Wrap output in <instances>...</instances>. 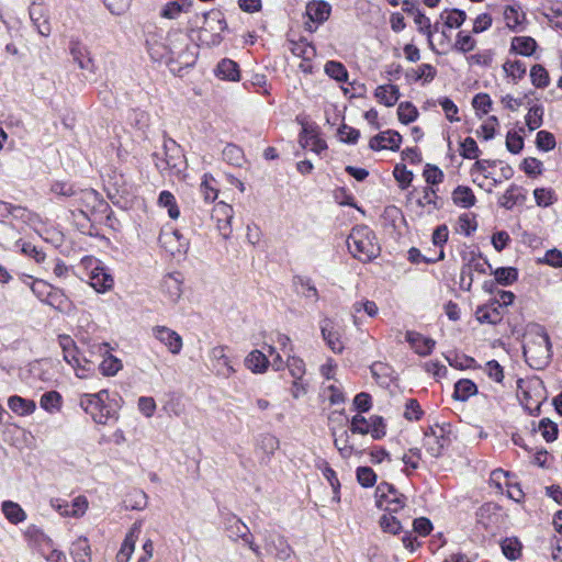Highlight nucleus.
Masks as SVG:
<instances>
[{"label": "nucleus", "mask_w": 562, "mask_h": 562, "mask_svg": "<svg viewBox=\"0 0 562 562\" xmlns=\"http://www.w3.org/2000/svg\"><path fill=\"white\" fill-rule=\"evenodd\" d=\"M79 406L99 425H106L111 419L116 418L108 390L79 395Z\"/></svg>", "instance_id": "nucleus-1"}, {"label": "nucleus", "mask_w": 562, "mask_h": 562, "mask_svg": "<svg viewBox=\"0 0 562 562\" xmlns=\"http://www.w3.org/2000/svg\"><path fill=\"white\" fill-rule=\"evenodd\" d=\"M347 246L352 256L362 261L371 260L380 252L375 236L367 226L352 228L347 239Z\"/></svg>", "instance_id": "nucleus-2"}, {"label": "nucleus", "mask_w": 562, "mask_h": 562, "mask_svg": "<svg viewBox=\"0 0 562 562\" xmlns=\"http://www.w3.org/2000/svg\"><path fill=\"white\" fill-rule=\"evenodd\" d=\"M524 355L536 366L548 363L551 357V342L548 334L542 329L535 333L524 346Z\"/></svg>", "instance_id": "nucleus-3"}, {"label": "nucleus", "mask_w": 562, "mask_h": 562, "mask_svg": "<svg viewBox=\"0 0 562 562\" xmlns=\"http://www.w3.org/2000/svg\"><path fill=\"white\" fill-rule=\"evenodd\" d=\"M376 505L389 514H401L405 508L406 498L389 483H381L376 491Z\"/></svg>", "instance_id": "nucleus-4"}, {"label": "nucleus", "mask_w": 562, "mask_h": 562, "mask_svg": "<svg viewBox=\"0 0 562 562\" xmlns=\"http://www.w3.org/2000/svg\"><path fill=\"white\" fill-rule=\"evenodd\" d=\"M350 430L352 434L370 435L372 439L379 440L386 435V425L380 416L373 415L366 418L361 414H357L350 422Z\"/></svg>", "instance_id": "nucleus-5"}, {"label": "nucleus", "mask_w": 562, "mask_h": 562, "mask_svg": "<svg viewBox=\"0 0 562 562\" xmlns=\"http://www.w3.org/2000/svg\"><path fill=\"white\" fill-rule=\"evenodd\" d=\"M519 397L526 408L531 413L539 412L540 405L546 397L542 381L539 379H530L518 382Z\"/></svg>", "instance_id": "nucleus-6"}, {"label": "nucleus", "mask_w": 562, "mask_h": 562, "mask_svg": "<svg viewBox=\"0 0 562 562\" xmlns=\"http://www.w3.org/2000/svg\"><path fill=\"white\" fill-rule=\"evenodd\" d=\"M88 347V353L90 357L99 355L102 357V361L99 364V371L104 376H114L119 371L122 370V361L111 353L109 344H89L82 340Z\"/></svg>", "instance_id": "nucleus-7"}, {"label": "nucleus", "mask_w": 562, "mask_h": 562, "mask_svg": "<svg viewBox=\"0 0 562 562\" xmlns=\"http://www.w3.org/2000/svg\"><path fill=\"white\" fill-rule=\"evenodd\" d=\"M82 267L87 270L90 285L98 292H105L113 285L112 277L104 270L101 262L92 257L81 260Z\"/></svg>", "instance_id": "nucleus-8"}, {"label": "nucleus", "mask_w": 562, "mask_h": 562, "mask_svg": "<svg viewBox=\"0 0 562 562\" xmlns=\"http://www.w3.org/2000/svg\"><path fill=\"white\" fill-rule=\"evenodd\" d=\"M334 445L344 459H349L353 454H359L363 451V442L358 438V434H352L350 428L344 429L339 432L334 431Z\"/></svg>", "instance_id": "nucleus-9"}, {"label": "nucleus", "mask_w": 562, "mask_h": 562, "mask_svg": "<svg viewBox=\"0 0 562 562\" xmlns=\"http://www.w3.org/2000/svg\"><path fill=\"white\" fill-rule=\"evenodd\" d=\"M448 430L442 426H432L425 432L424 446L431 457H439L448 445Z\"/></svg>", "instance_id": "nucleus-10"}, {"label": "nucleus", "mask_w": 562, "mask_h": 562, "mask_svg": "<svg viewBox=\"0 0 562 562\" xmlns=\"http://www.w3.org/2000/svg\"><path fill=\"white\" fill-rule=\"evenodd\" d=\"M209 357L211 360L212 370L216 375L228 379L236 372L231 359L226 355V347H213L210 350Z\"/></svg>", "instance_id": "nucleus-11"}, {"label": "nucleus", "mask_w": 562, "mask_h": 562, "mask_svg": "<svg viewBox=\"0 0 562 562\" xmlns=\"http://www.w3.org/2000/svg\"><path fill=\"white\" fill-rule=\"evenodd\" d=\"M151 333L155 339L162 344L170 353H180L183 347V340L176 330L167 326L157 325L153 327Z\"/></svg>", "instance_id": "nucleus-12"}, {"label": "nucleus", "mask_w": 562, "mask_h": 562, "mask_svg": "<svg viewBox=\"0 0 562 562\" xmlns=\"http://www.w3.org/2000/svg\"><path fill=\"white\" fill-rule=\"evenodd\" d=\"M50 506L64 517L83 516L88 509V499L85 496H77L71 504L60 498H53Z\"/></svg>", "instance_id": "nucleus-13"}, {"label": "nucleus", "mask_w": 562, "mask_h": 562, "mask_svg": "<svg viewBox=\"0 0 562 562\" xmlns=\"http://www.w3.org/2000/svg\"><path fill=\"white\" fill-rule=\"evenodd\" d=\"M234 216L233 207L225 203L218 202L212 211V218L216 222V228L220 234L227 238L232 233V220Z\"/></svg>", "instance_id": "nucleus-14"}, {"label": "nucleus", "mask_w": 562, "mask_h": 562, "mask_svg": "<svg viewBox=\"0 0 562 562\" xmlns=\"http://www.w3.org/2000/svg\"><path fill=\"white\" fill-rule=\"evenodd\" d=\"M487 269H492V266L483 258L480 254L474 251L468 252L463 257V267L461 270L462 279L469 277V286L473 281V272L485 274Z\"/></svg>", "instance_id": "nucleus-15"}, {"label": "nucleus", "mask_w": 562, "mask_h": 562, "mask_svg": "<svg viewBox=\"0 0 562 562\" xmlns=\"http://www.w3.org/2000/svg\"><path fill=\"white\" fill-rule=\"evenodd\" d=\"M159 241L173 256L184 254L189 248L188 239L177 229L164 231L159 236Z\"/></svg>", "instance_id": "nucleus-16"}, {"label": "nucleus", "mask_w": 562, "mask_h": 562, "mask_svg": "<svg viewBox=\"0 0 562 562\" xmlns=\"http://www.w3.org/2000/svg\"><path fill=\"white\" fill-rule=\"evenodd\" d=\"M321 330L328 347L336 353L341 352L344 349L341 326L334 319L325 318L321 323Z\"/></svg>", "instance_id": "nucleus-17"}, {"label": "nucleus", "mask_w": 562, "mask_h": 562, "mask_svg": "<svg viewBox=\"0 0 562 562\" xmlns=\"http://www.w3.org/2000/svg\"><path fill=\"white\" fill-rule=\"evenodd\" d=\"M160 291L171 304H177L182 296V278L179 273L166 276L160 284Z\"/></svg>", "instance_id": "nucleus-18"}, {"label": "nucleus", "mask_w": 562, "mask_h": 562, "mask_svg": "<svg viewBox=\"0 0 562 562\" xmlns=\"http://www.w3.org/2000/svg\"><path fill=\"white\" fill-rule=\"evenodd\" d=\"M402 143V136L400 133L387 130L384 132H381L380 134L373 136L370 139L369 146L373 150H383V149H390V150H397Z\"/></svg>", "instance_id": "nucleus-19"}, {"label": "nucleus", "mask_w": 562, "mask_h": 562, "mask_svg": "<svg viewBox=\"0 0 562 562\" xmlns=\"http://www.w3.org/2000/svg\"><path fill=\"white\" fill-rule=\"evenodd\" d=\"M496 167V160L481 159L476 160L470 169L473 181L477 182L480 187L484 183L480 182V177L484 180H492V186H496L498 180L494 177L493 169Z\"/></svg>", "instance_id": "nucleus-20"}, {"label": "nucleus", "mask_w": 562, "mask_h": 562, "mask_svg": "<svg viewBox=\"0 0 562 562\" xmlns=\"http://www.w3.org/2000/svg\"><path fill=\"white\" fill-rule=\"evenodd\" d=\"M67 363L72 367L77 378L79 379H88L94 374V361L88 358L87 355L80 350H78V353L74 356V359L67 361Z\"/></svg>", "instance_id": "nucleus-21"}, {"label": "nucleus", "mask_w": 562, "mask_h": 562, "mask_svg": "<svg viewBox=\"0 0 562 562\" xmlns=\"http://www.w3.org/2000/svg\"><path fill=\"white\" fill-rule=\"evenodd\" d=\"M9 409L20 417H26L35 413L37 406L33 400L24 398L20 395H11L8 398Z\"/></svg>", "instance_id": "nucleus-22"}, {"label": "nucleus", "mask_w": 562, "mask_h": 562, "mask_svg": "<svg viewBox=\"0 0 562 562\" xmlns=\"http://www.w3.org/2000/svg\"><path fill=\"white\" fill-rule=\"evenodd\" d=\"M406 340L415 352L420 356L429 355L436 345L434 339L415 331H407Z\"/></svg>", "instance_id": "nucleus-23"}, {"label": "nucleus", "mask_w": 562, "mask_h": 562, "mask_svg": "<svg viewBox=\"0 0 562 562\" xmlns=\"http://www.w3.org/2000/svg\"><path fill=\"white\" fill-rule=\"evenodd\" d=\"M288 48L295 57L302 58L304 61H310L316 55L314 46L307 42L306 37L288 41Z\"/></svg>", "instance_id": "nucleus-24"}, {"label": "nucleus", "mask_w": 562, "mask_h": 562, "mask_svg": "<svg viewBox=\"0 0 562 562\" xmlns=\"http://www.w3.org/2000/svg\"><path fill=\"white\" fill-rule=\"evenodd\" d=\"M436 69L429 64H422L417 68L408 69L405 78L409 83L422 82L423 85L434 80Z\"/></svg>", "instance_id": "nucleus-25"}, {"label": "nucleus", "mask_w": 562, "mask_h": 562, "mask_svg": "<svg viewBox=\"0 0 562 562\" xmlns=\"http://www.w3.org/2000/svg\"><path fill=\"white\" fill-rule=\"evenodd\" d=\"M244 364L252 373L262 374L268 370L270 361L263 352L256 349L246 356Z\"/></svg>", "instance_id": "nucleus-26"}, {"label": "nucleus", "mask_w": 562, "mask_h": 562, "mask_svg": "<svg viewBox=\"0 0 562 562\" xmlns=\"http://www.w3.org/2000/svg\"><path fill=\"white\" fill-rule=\"evenodd\" d=\"M331 7L322 0H313L306 5V15L311 22L322 23L330 15Z\"/></svg>", "instance_id": "nucleus-27"}, {"label": "nucleus", "mask_w": 562, "mask_h": 562, "mask_svg": "<svg viewBox=\"0 0 562 562\" xmlns=\"http://www.w3.org/2000/svg\"><path fill=\"white\" fill-rule=\"evenodd\" d=\"M475 317L480 323L497 324L503 315L501 307L492 300L488 304L476 308Z\"/></svg>", "instance_id": "nucleus-28"}, {"label": "nucleus", "mask_w": 562, "mask_h": 562, "mask_svg": "<svg viewBox=\"0 0 562 562\" xmlns=\"http://www.w3.org/2000/svg\"><path fill=\"white\" fill-rule=\"evenodd\" d=\"M63 396L57 391H48L41 395L40 406L50 415L58 414L63 408Z\"/></svg>", "instance_id": "nucleus-29"}, {"label": "nucleus", "mask_w": 562, "mask_h": 562, "mask_svg": "<svg viewBox=\"0 0 562 562\" xmlns=\"http://www.w3.org/2000/svg\"><path fill=\"white\" fill-rule=\"evenodd\" d=\"M374 97L379 103L393 106L400 99V90L396 86L386 83L376 87Z\"/></svg>", "instance_id": "nucleus-30"}, {"label": "nucleus", "mask_w": 562, "mask_h": 562, "mask_svg": "<svg viewBox=\"0 0 562 562\" xmlns=\"http://www.w3.org/2000/svg\"><path fill=\"white\" fill-rule=\"evenodd\" d=\"M216 76L223 80L238 81L240 72L238 66L232 59H223L216 67Z\"/></svg>", "instance_id": "nucleus-31"}, {"label": "nucleus", "mask_w": 562, "mask_h": 562, "mask_svg": "<svg viewBox=\"0 0 562 562\" xmlns=\"http://www.w3.org/2000/svg\"><path fill=\"white\" fill-rule=\"evenodd\" d=\"M452 201L456 205L469 209L476 202V198L471 188L459 186L452 192Z\"/></svg>", "instance_id": "nucleus-32"}, {"label": "nucleus", "mask_w": 562, "mask_h": 562, "mask_svg": "<svg viewBox=\"0 0 562 562\" xmlns=\"http://www.w3.org/2000/svg\"><path fill=\"white\" fill-rule=\"evenodd\" d=\"M476 393V384L469 379H461L454 384L453 397L457 401L465 402Z\"/></svg>", "instance_id": "nucleus-33"}, {"label": "nucleus", "mask_w": 562, "mask_h": 562, "mask_svg": "<svg viewBox=\"0 0 562 562\" xmlns=\"http://www.w3.org/2000/svg\"><path fill=\"white\" fill-rule=\"evenodd\" d=\"M2 513L11 524H20L26 519V513L23 508L12 501H5L1 506Z\"/></svg>", "instance_id": "nucleus-34"}, {"label": "nucleus", "mask_w": 562, "mask_h": 562, "mask_svg": "<svg viewBox=\"0 0 562 562\" xmlns=\"http://www.w3.org/2000/svg\"><path fill=\"white\" fill-rule=\"evenodd\" d=\"M525 201V196L521 193V190L516 186H510L505 193L499 199L501 206L510 210L516 204L522 203Z\"/></svg>", "instance_id": "nucleus-35"}, {"label": "nucleus", "mask_w": 562, "mask_h": 562, "mask_svg": "<svg viewBox=\"0 0 562 562\" xmlns=\"http://www.w3.org/2000/svg\"><path fill=\"white\" fill-rule=\"evenodd\" d=\"M200 192L205 202H214L218 195V189L216 187L215 179L205 173L200 184Z\"/></svg>", "instance_id": "nucleus-36"}, {"label": "nucleus", "mask_w": 562, "mask_h": 562, "mask_svg": "<svg viewBox=\"0 0 562 562\" xmlns=\"http://www.w3.org/2000/svg\"><path fill=\"white\" fill-rule=\"evenodd\" d=\"M536 47L537 43L533 37H513L512 49L519 55L530 56Z\"/></svg>", "instance_id": "nucleus-37"}, {"label": "nucleus", "mask_w": 562, "mask_h": 562, "mask_svg": "<svg viewBox=\"0 0 562 562\" xmlns=\"http://www.w3.org/2000/svg\"><path fill=\"white\" fill-rule=\"evenodd\" d=\"M192 0H178L165 5L161 15L166 19H176L181 12H188Z\"/></svg>", "instance_id": "nucleus-38"}, {"label": "nucleus", "mask_w": 562, "mask_h": 562, "mask_svg": "<svg viewBox=\"0 0 562 562\" xmlns=\"http://www.w3.org/2000/svg\"><path fill=\"white\" fill-rule=\"evenodd\" d=\"M205 32L222 33L226 30V23L220 12H211L205 16Z\"/></svg>", "instance_id": "nucleus-39"}, {"label": "nucleus", "mask_w": 562, "mask_h": 562, "mask_svg": "<svg viewBox=\"0 0 562 562\" xmlns=\"http://www.w3.org/2000/svg\"><path fill=\"white\" fill-rule=\"evenodd\" d=\"M397 116L402 123L408 124L418 117V110L411 102H401L397 108Z\"/></svg>", "instance_id": "nucleus-40"}, {"label": "nucleus", "mask_w": 562, "mask_h": 562, "mask_svg": "<svg viewBox=\"0 0 562 562\" xmlns=\"http://www.w3.org/2000/svg\"><path fill=\"white\" fill-rule=\"evenodd\" d=\"M502 551L509 560H516L521 553V543L517 538H506L501 543Z\"/></svg>", "instance_id": "nucleus-41"}, {"label": "nucleus", "mask_w": 562, "mask_h": 562, "mask_svg": "<svg viewBox=\"0 0 562 562\" xmlns=\"http://www.w3.org/2000/svg\"><path fill=\"white\" fill-rule=\"evenodd\" d=\"M158 203L160 206L168 210V214L171 218L177 220L180 215V211L176 203V198L169 191H162L159 195Z\"/></svg>", "instance_id": "nucleus-42"}, {"label": "nucleus", "mask_w": 562, "mask_h": 562, "mask_svg": "<svg viewBox=\"0 0 562 562\" xmlns=\"http://www.w3.org/2000/svg\"><path fill=\"white\" fill-rule=\"evenodd\" d=\"M543 113V108L540 105H533L529 109L526 115V124L529 131H535L541 126Z\"/></svg>", "instance_id": "nucleus-43"}, {"label": "nucleus", "mask_w": 562, "mask_h": 562, "mask_svg": "<svg viewBox=\"0 0 562 562\" xmlns=\"http://www.w3.org/2000/svg\"><path fill=\"white\" fill-rule=\"evenodd\" d=\"M495 280L502 285H509L517 280L518 273L515 268H497L492 272Z\"/></svg>", "instance_id": "nucleus-44"}, {"label": "nucleus", "mask_w": 562, "mask_h": 562, "mask_svg": "<svg viewBox=\"0 0 562 562\" xmlns=\"http://www.w3.org/2000/svg\"><path fill=\"white\" fill-rule=\"evenodd\" d=\"M539 431L547 442H552L557 439L559 430L555 423L549 418H543L539 423Z\"/></svg>", "instance_id": "nucleus-45"}, {"label": "nucleus", "mask_w": 562, "mask_h": 562, "mask_svg": "<svg viewBox=\"0 0 562 562\" xmlns=\"http://www.w3.org/2000/svg\"><path fill=\"white\" fill-rule=\"evenodd\" d=\"M135 548V539L133 537V533H130L126 536L125 540L123 541L121 549L119 550L116 554L117 562H128Z\"/></svg>", "instance_id": "nucleus-46"}, {"label": "nucleus", "mask_w": 562, "mask_h": 562, "mask_svg": "<svg viewBox=\"0 0 562 562\" xmlns=\"http://www.w3.org/2000/svg\"><path fill=\"white\" fill-rule=\"evenodd\" d=\"M438 103L445 112L448 121L451 123L460 121V117L458 116L459 109L451 99L443 97L438 100Z\"/></svg>", "instance_id": "nucleus-47"}, {"label": "nucleus", "mask_w": 562, "mask_h": 562, "mask_svg": "<svg viewBox=\"0 0 562 562\" xmlns=\"http://www.w3.org/2000/svg\"><path fill=\"white\" fill-rule=\"evenodd\" d=\"M71 553L74 554L77 562H87L90 554V546L87 539H78L71 548Z\"/></svg>", "instance_id": "nucleus-48"}, {"label": "nucleus", "mask_w": 562, "mask_h": 562, "mask_svg": "<svg viewBox=\"0 0 562 562\" xmlns=\"http://www.w3.org/2000/svg\"><path fill=\"white\" fill-rule=\"evenodd\" d=\"M509 474L502 469H496L491 473L490 483L495 487L496 492L503 493L505 487L508 486Z\"/></svg>", "instance_id": "nucleus-49"}, {"label": "nucleus", "mask_w": 562, "mask_h": 562, "mask_svg": "<svg viewBox=\"0 0 562 562\" xmlns=\"http://www.w3.org/2000/svg\"><path fill=\"white\" fill-rule=\"evenodd\" d=\"M472 105L477 115H485L491 111L492 100L486 93H479L472 100Z\"/></svg>", "instance_id": "nucleus-50"}, {"label": "nucleus", "mask_w": 562, "mask_h": 562, "mask_svg": "<svg viewBox=\"0 0 562 562\" xmlns=\"http://www.w3.org/2000/svg\"><path fill=\"white\" fill-rule=\"evenodd\" d=\"M357 480L363 487H371L376 482V474L369 467H359L357 469Z\"/></svg>", "instance_id": "nucleus-51"}, {"label": "nucleus", "mask_w": 562, "mask_h": 562, "mask_svg": "<svg viewBox=\"0 0 562 562\" xmlns=\"http://www.w3.org/2000/svg\"><path fill=\"white\" fill-rule=\"evenodd\" d=\"M530 78L532 85L538 88H544L549 85L548 71L540 65H536L531 68Z\"/></svg>", "instance_id": "nucleus-52"}, {"label": "nucleus", "mask_w": 562, "mask_h": 562, "mask_svg": "<svg viewBox=\"0 0 562 562\" xmlns=\"http://www.w3.org/2000/svg\"><path fill=\"white\" fill-rule=\"evenodd\" d=\"M325 72L337 81H345L348 77L346 68L337 61L326 63Z\"/></svg>", "instance_id": "nucleus-53"}, {"label": "nucleus", "mask_w": 562, "mask_h": 562, "mask_svg": "<svg viewBox=\"0 0 562 562\" xmlns=\"http://www.w3.org/2000/svg\"><path fill=\"white\" fill-rule=\"evenodd\" d=\"M384 531L397 533L402 529V521L394 514H384L380 520Z\"/></svg>", "instance_id": "nucleus-54"}, {"label": "nucleus", "mask_w": 562, "mask_h": 562, "mask_svg": "<svg viewBox=\"0 0 562 562\" xmlns=\"http://www.w3.org/2000/svg\"><path fill=\"white\" fill-rule=\"evenodd\" d=\"M324 397H326L331 404H339L345 401L344 393L341 391L340 384L337 385L335 383H330L324 387L323 391Z\"/></svg>", "instance_id": "nucleus-55"}, {"label": "nucleus", "mask_w": 562, "mask_h": 562, "mask_svg": "<svg viewBox=\"0 0 562 562\" xmlns=\"http://www.w3.org/2000/svg\"><path fill=\"white\" fill-rule=\"evenodd\" d=\"M59 345L63 349V355L66 362L72 360L74 356L78 353L79 348L76 346L74 339L69 336H60Z\"/></svg>", "instance_id": "nucleus-56"}, {"label": "nucleus", "mask_w": 562, "mask_h": 562, "mask_svg": "<svg viewBox=\"0 0 562 562\" xmlns=\"http://www.w3.org/2000/svg\"><path fill=\"white\" fill-rule=\"evenodd\" d=\"M441 20L451 29L458 27L464 22L465 13L459 10L446 11L441 14Z\"/></svg>", "instance_id": "nucleus-57"}, {"label": "nucleus", "mask_w": 562, "mask_h": 562, "mask_svg": "<svg viewBox=\"0 0 562 562\" xmlns=\"http://www.w3.org/2000/svg\"><path fill=\"white\" fill-rule=\"evenodd\" d=\"M393 175L403 189L412 183L413 172L409 171L405 165H396Z\"/></svg>", "instance_id": "nucleus-58"}, {"label": "nucleus", "mask_w": 562, "mask_h": 562, "mask_svg": "<svg viewBox=\"0 0 562 562\" xmlns=\"http://www.w3.org/2000/svg\"><path fill=\"white\" fill-rule=\"evenodd\" d=\"M288 369L294 380H302L305 374V363L302 359L290 357L288 359Z\"/></svg>", "instance_id": "nucleus-59"}, {"label": "nucleus", "mask_w": 562, "mask_h": 562, "mask_svg": "<svg viewBox=\"0 0 562 562\" xmlns=\"http://www.w3.org/2000/svg\"><path fill=\"white\" fill-rule=\"evenodd\" d=\"M498 125V121L495 116L488 117L476 131V134L484 139H491L495 135L496 126Z\"/></svg>", "instance_id": "nucleus-60"}, {"label": "nucleus", "mask_w": 562, "mask_h": 562, "mask_svg": "<svg viewBox=\"0 0 562 562\" xmlns=\"http://www.w3.org/2000/svg\"><path fill=\"white\" fill-rule=\"evenodd\" d=\"M503 68L505 72L514 79L521 78L526 72V66L519 60H507Z\"/></svg>", "instance_id": "nucleus-61"}, {"label": "nucleus", "mask_w": 562, "mask_h": 562, "mask_svg": "<svg viewBox=\"0 0 562 562\" xmlns=\"http://www.w3.org/2000/svg\"><path fill=\"white\" fill-rule=\"evenodd\" d=\"M533 196L538 206L547 207L554 202V193L544 188L536 189Z\"/></svg>", "instance_id": "nucleus-62"}, {"label": "nucleus", "mask_w": 562, "mask_h": 562, "mask_svg": "<svg viewBox=\"0 0 562 562\" xmlns=\"http://www.w3.org/2000/svg\"><path fill=\"white\" fill-rule=\"evenodd\" d=\"M460 154L467 159H475L479 156V147L472 137H467L461 143Z\"/></svg>", "instance_id": "nucleus-63"}, {"label": "nucleus", "mask_w": 562, "mask_h": 562, "mask_svg": "<svg viewBox=\"0 0 562 562\" xmlns=\"http://www.w3.org/2000/svg\"><path fill=\"white\" fill-rule=\"evenodd\" d=\"M537 146L544 151L552 150L555 147L553 134L547 131H539L537 133Z\"/></svg>", "instance_id": "nucleus-64"}]
</instances>
